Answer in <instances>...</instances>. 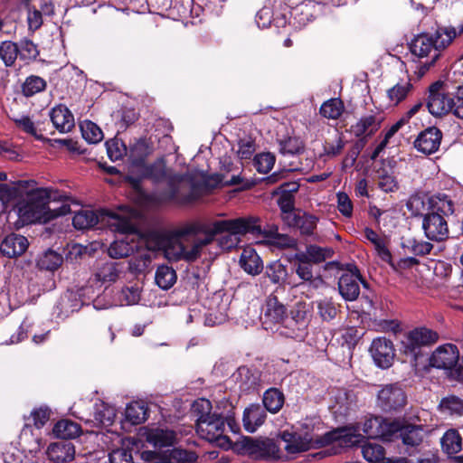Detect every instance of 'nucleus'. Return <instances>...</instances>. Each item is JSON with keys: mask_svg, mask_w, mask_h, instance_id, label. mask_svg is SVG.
Listing matches in <instances>:
<instances>
[{"mask_svg": "<svg viewBox=\"0 0 463 463\" xmlns=\"http://www.w3.org/2000/svg\"><path fill=\"white\" fill-rule=\"evenodd\" d=\"M223 232L227 234L218 240V244L222 250H230L238 246L241 236L261 232L260 219L248 216L190 222L171 230L152 232L148 243H153V249L161 250L170 262L193 263L201 258L203 248Z\"/></svg>", "mask_w": 463, "mask_h": 463, "instance_id": "1", "label": "nucleus"}, {"mask_svg": "<svg viewBox=\"0 0 463 463\" xmlns=\"http://www.w3.org/2000/svg\"><path fill=\"white\" fill-rule=\"evenodd\" d=\"M29 186L16 205V214L24 223H46L71 213L72 200L64 194L49 188Z\"/></svg>", "mask_w": 463, "mask_h": 463, "instance_id": "2", "label": "nucleus"}, {"mask_svg": "<svg viewBox=\"0 0 463 463\" xmlns=\"http://www.w3.org/2000/svg\"><path fill=\"white\" fill-rule=\"evenodd\" d=\"M146 145L144 142H137L130 148L133 165L142 169V177L152 179L154 182L167 181L171 187L170 198L179 200L181 203H189L194 200L192 194H184L183 190L190 184L186 175H172L165 166V161L159 159L150 165H143Z\"/></svg>", "mask_w": 463, "mask_h": 463, "instance_id": "3", "label": "nucleus"}, {"mask_svg": "<svg viewBox=\"0 0 463 463\" xmlns=\"http://www.w3.org/2000/svg\"><path fill=\"white\" fill-rule=\"evenodd\" d=\"M321 429L318 420L307 419L297 430L301 436L311 438L312 449H319L330 444H335L340 448H349L360 443L363 439V436L359 433L361 430L359 425L337 428L325 434L319 433Z\"/></svg>", "mask_w": 463, "mask_h": 463, "instance_id": "4", "label": "nucleus"}, {"mask_svg": "<svg viewBox=\"0 0 463 463\" xmlns=\"http://www.w3.org/2000/svg\"><path fill=\"white\" fill-rule=\"evenodd\" d=\"M72 223L78 230H88L98 225L99 229L108 227L110 231L122 234H130L136 230L129 217L106 210H80L74 215Z\"/></svg>", "mask_w": 463, "mask_h": 463, "instance_id": "5", "label": "nucleus"}, {"mask_svg": "<svg viewBox=\"0 0 463 463\" xmlns=\"http://www.w3.org/2000/svg\"><path fill=\"white\" fill-rule=\"evenodd\" d=\"M442 84L436 82L430 88L427 107L430 114L440 117L452 112L463 119V82L457 88L456 94L450 96L441 90Z\"/></svg>", "mask_w": 463, "mask_h": 463, "instance_id": "6", "label": "nucleus"}, {"mask_svg": "<svg viewBox=\"0 0 463 463\" xmlns=\"http://www.w3.org/2000/svg\"><path fill=\"white\" fill-rule=\"evenodd\" d=\"M225 422L226 420L222 415L213 412V414L206 416V418L196 420V433L200 438L211 443H215L220 448L228 449L231 448L232 442L230 439L224 435ZM227 424L230 426L231 430L235 432L231 419H227Z\"/></svg>", "mask_w": 463, "mask_h": 463, "instance_id": "7", "label": "nucleus"}, {"mask_svg": "<svg viewBox=\"0 0 463 463\" xmlns=\"http://www.w3.org/2000/svg\"><path fill=\"white\" fill-rule=\"evenodd\" d=\"M400 427L399 420H391L380 416H370L363 423L364 433L371 439H391Z\"/></svg>", "mask_w": 463, "mask_h": 463, "instance_id": "8", "label": "nucleus"}, {"mask_svg": "<svg viewBox=\"0 0 463 463\" xmlns=\"http://www.w3.org/2000/svg\"><path fill=\"white\" fill-rule=\"evenodd\" d=\"M410 49L415 56L428 59V61L420 66V75H423L439 57V52L433 37L426 33L416 36L412 40Z\"/></svg>", "mask_w": 463, "mask_h": 463, "instance_id": "9", "label": "nucleus"}, {"mask_svg": "<svg viewBox=\"0 0 463 463\" xmlns=\"http://www.w3.org/2000/svg\"><path fill=\"white\" fill-rule=\"evenodd\" d=\"M439 340L437 332L426 327H419L410 331L402 341L403 351L411 354L416 360L422 346L432 345Z\"/></svg>", "mask_w": 463, "mask_h": 463, "instance_id": "10", "label": "nucleus"}, {"mask_svg": "<svg viewBox=\"0 0 463 463\" xmlns=\"http://www.w3.org/2000/svg\"><path fill=\"white\" fill-rule=\"evenodd\" d=\"M376 403L384 411H398L406 404V395L397 383L386 384L379 390Z\"/></svg>", "mask_w": 463, "mask_h": 463, "instance_id": "11", "label": "nucleus"}, {"mask_svg": "<svg viewBox=\"0 0 463 463\" xmlns=\"http://www.w3.org/2000/svg\"><path fill=\"white\" fill-rule=\"evenodd\" d=\"M33 184V180H20L14 183L0 184V202L4 209L12 208L16 213V205L26 194V190Z\"/></svg>", "mask_w": 463, "mask_h": 463, "instance_id": "12", "label": "nucleus"}, {"mask_svg": "<svg viewBox=\"0 0 463 463\" xmlns=\"http://www.w3.org/2000/svg\"><path fill=\"white\" fill-rule=\"evenodd\" d=\"M288 317L287 307L277 296L270 294L262 307V325L266 329H271L273 326L281 324Z\"/></svg>", "mask_w": 463, "mask_h": 463, "instance_id": "13", "label": "nucleus"}, {"mask_svg": "<svg viewBox=\"0 0 463 463\" xmlns=\"http://www.w3.org/2000/svg\"><path fill=\"white\" fill-rule=\"evenodd\" d=\"M243 448L249 455L255 458H279L280 457L279 446L269 439H245Z\"/></svg>", "mask_w": 463, "mask_h": 463, "instance_id": "14", "label": "nucleus"}, {"mask_svg": "<svg viewBox=\"0 0 463 463\" xmlns=\"http://www.w3.org/2000/svg\"><path fill=\"white\" fill-rule=\"evenodd\" d=\"M370 353L375 364L383 369L392 366L395 357L392 342L385 337L373 339L370 346Z\"/></svg>", "mask_w": 463, "mask_h": 463, "instance_id": "15", "label": "nucleus"}, {"mask_svg": "<svg viewBox=\"0 0 463 463\" xmlns=\"http://www.w3.org/2000/svg\"><path fill=\"white\" fill-rule=\"evenodd\" d=\"M360 282L366 288L367 283L363 280L356 267L344 273L338 281V289L341 296L346 301L355 300L360 294Z\"/></svg>", "mask_w": 463, "mask_h": 463, "instance_id": "16", "label": "nucleus"}, {"mask_svg": "<svg viewBox=\"0 0 463 463\" xmlns=\"http://www.w3.org/2000/svg\"><path fill=\"white\" fill-rule=\"evenodd\" d=\"M459 352L452 344H445L435 349L430 358V364L433 367L444 370L454 368L458 362Z\"/></svg>", "mask_w": 463, "mask_h": 463, "instance_id": "17", "label": "nucleus"}, {"mask_svg": "<svg viewBox=\"0 0 463 463\" xmlns=\"http://www.w3.org/2000/svg\"><path fill=\"white\" fill-rule=\"evenodd\" d=\"M426 237L434 241H443L449 237L447 221L441 214L426 213L422 220Z\"/></svg>", "mask_w": 463, "mask_h": 463, "instance_id": "18", "label": "nucleus"}, {"mask_svg": "<svg viewBox=\"0 0 463 463\" xmlns=\"http://www.w3.org/2000/svg\"><path fill=\"white\" fill-rule=\"evenodd\" d=\"M281 440L285 443L284 449L289 455H295L307 451L312 449L311 438L301 436L298 430H284L279 434Z\"/></svg>", "mask_w": 463, "mask_h": 463, "instance_id": "19", "label": "nucleus"}, {"mask_svg": "<svg viewBox=\"0 0 463 463\" xmlns=\"http://www.w3.org/2000/svg\"><path fill=\"white\" fill-rule=\"evenodd\" d=\"M442 134L437 128H429L420 132L414 142V146L426 155L435 153L440 145Z\"/></svg>", "mask_w": 463, "mask_h": 463, "instance_id": "20", "label": "nucleus"}, {"mask_svg": "<svg viewBox=\"0 0 463 463\" xmlns=\"http://www.w3.org/2000/svg\"><path fill=\"white\" fill-rule=\"evenodd\" d=\"M29 246L28 240L16 233L7 235L0 245V250L3 255L8 258H15L25 252Z\"/></svg>", "mask_w": 463, "mask_h": 463, "instance_id": "21", "label": "nucleus"}, {"mask_svg": "<svg viewBox=\"0 0 463 463\" xmlns=\"http://www.w3.org/2000/svg\"><path fill=\"white\" fill-rule=\"evenodd\" d=\"M48 458L56 463L71 461L74 458L75 449L71 442L61 440L52 443L46 451Z\"/></svg>", "mask_w": 463, "mask_h": 463, "instance_id": "22", "label": "nucleus"}, {"mask_svg": "<svg viewBox=\"0 0 463 463\" xmlns=\"http://www.w3.org/2000/svg\"><path fill=\"white\" fill-rule=\"evenodd\" d=\"M50 117L54 128L61 133L70 132L75 125L73 115L61 104L51 110Z\"/></svg>", "mask_w": 463, "mask_h": 463, "instance_id": "23", "label": "nucleus"}, {"mask_svg": "<svg viewBox=\"0 0 463 463\" xmlns=\"http://www.w3.org/2000/svg\"><path fill=\"white\" fill-rule=\"evenodd\" d=\"M362 455L368 462L378 463H407L404 458H384V449L374 442H367L362 446Z\"/></svg>", "mask_w": 463, "mask_h": 463, "instance_id": "24", "label": "nucleus"}, {"mask_svg": "<svg viewBox=\"0 0 463 463\" xmlns=\"http://www.w3.org/2000/svg\"><path fill=\"white\" fill-rule=\"evenodd\" d=\"M266 411L260 404H251L243 412V426L248 432H254L266 420Z\"/></svg>", "mask_w": 463, "mask_h": 463, "instance_id": "25", "label": "nucleus"}, {"mask_svg": "<svg viewBox=\"0 0 463 463\" xmlns=\"http://www.w3.org/2000/svg\"><path fill=\"white\" fill-rule=\"evenodd\" d=\"M240 265L245 272L250 275L260 274L263 269L262 260L252 248L243 250L240 258Z\"/></svg>", "mask_w": 463, "mask_h": 463, "instance_id": "26", "label": "nucleus"}, {"mask_svg": "<svg viewBox=\"0 0 463 463\" xmlns=\"http://www.w3.org/2000/svg\"><path fill=\"white\" fill-rule=\"evenodd\" d=\"M146 440L156 448L170 447L176 443L177 435L170 430L154 429L147 432Z\"/></svg>", "mask_w": 463, "mask_h": 463, "instance_id": "27", "label": "nucleus"}, {"mask_svg": "<svg viewBox=\"0 0 463 463\" xmlns=\"http://www.w3.org/2000/svg\"><path fill=\"white\" fill-rule=\"evenodd\" d=\"M454 213V203L443 194L430 196V213L441 214L444 218Z\"/></svg>", "mask_w": 463, "mask_h": 463, "instance_id": "28", "label": "nucleus"}, {"mask_svg": "<svg viewBox=\"0 0 463 463\" xmlns=\"http://www.w3.org/2000/svg\"><path fill=\"white\" fill-rule=\"evenodd\" d=\"M265 276L276 285H291L288 281V269L287 266L282 264L279 260H274L269 263L265 268Z\"/></svg>", "mask_w": 463, "mask_h": 463, "instance_id": "29", "label": "nucleus"}, {"mask_svg": "<svg viewBox=\"0 0 463 463\" xmlns=\"http://www.w3.org/2000/svg\"><path fill=\"white\" fill-rule=\"evenodd\" d=\"M152 263V257L147 250L139 252L137 255L132 257L128 261V270L132 274L145 275L150 271Z\"/></svg>", "mask_w": 463, "mask_h": 463, "instance_id": "30", "label": "nucleus"}, {"mask_svg": "<svg viewBox=\"0 0 463 463\" xmlns=\"http://www.w3.org/2000/svg\"><path fill=\"white\" fill-rule=\"evenodd\" d=\"M399 433L402 442L410 446H417L422 440V428L420 426L407 424L400 421V427L396 434Z\"/></svg>", "mask_w": 463, "mask_h": 463, "instance_id": "31", "label": "nucleus"}, {"mask_svg": "<svg viewBox=\"0 0 463 463\" xmlns=\"http://www.w3.org/2000/svg\"><path fill=\"white\" fill-rule=\"evenodd\" d=\"M381 120L374 115L364 116L356 124L352 126V131L355 137L372 135L380 128Z\"/></svg>", "mask_w": 463, "mask_h": 463, "instance_id": "32", "label": "nucleus"}, {"mask_svg": "<svg viewBox=\"0 0 463 463\" xmlns=\"http://www.w3.org/2000/svg\"><path fill=\"white\" fill-rule=\"evenodd\" d=\"M121 274L119 265L115 262H107L101 265L96 271L95 277L102 284H111L118 280Z\"/></svg>", "mask_w": 463, "mask_h": 463, "instance_id": "33", "label": "nucleus"}, {"mask_svg": "<svg viewBox=\"0 0 463 463\" xmlns=\"http://www.w3.org/2000/svg\"><path fill=\"white\" fill-rule=\"evenodd\" d=\"M62 261L63 258L60 253L49 249L38 256L36 264L41 269L52 271L57 269L62 264Z\"/></svg>", "mask_w": 463, "mask_h": 463, "instance_id": "34", "label": "nucleus"}, {"mask_svg": "<svg viewBox=\"0 0 463 463\" xmlns=\"http://www.w3.org/2000/svg\"><path fill=\"white\" fill-rule=\"evenodd\" d=\"M406 207L408 211L414 216H425L430 213V197L415 194L407 201Z\"/></svg>", "mask_w": 463, "mask_h": 463, "instance_id": "35", "label": "nucleus"}, {"mask_svg": "<svg viewBox=\"0 0 463 463\" xmlns=\"http://www.w3.org/2000/svg\"><path fill=\"white\" fill-rule=\"evenodd\" d=\"M284 401V394L277 388H270L263 394L264 407L271 413L278 412L282 408Z\"/></svg>", "mask_w": 463, "mask_h": 463, "instance_id": "36", "label": "nucleus"}, {"mask_svg": "<svg viewBox=\"0 0 463 463\" xmlns=\"http://www.w3.org/2000/svg\"><path fill=\"white\" fill-rule=\"evenodd\" d=\"M80 431V426L68 420H61L53 427L54 435L61 439H74L79 436Z\"/></svg>", "mask_w": 463, "mask_h": 463, "instance_id": "37", "label": "nucleus"}, {"mask_svg": "<svg viewBox=\"0 0 463 463\" xmlns=\"http://www.w3.org/2000/svg\"><path fill=\"white\" fill-rule=\"evenodd\" d=\"M116 417V410L114 407L99 402L95 404L94 419L100 425L108 427L112 425Z\"/></svg>", "mask_w": 463, "mask_h": 463, "instance_id": "38", "label": "nucleus"}, {"mask_svg": "<svg viewBox=\"0 0 463 463\" xmlns=\"http://www.w3.org/2000/svg\"><path fill=\"white\" fill-rule=\"evenodd\" d=\"M457 36L458 32L455 27H439L432 37L440 53L441 51L451 44Z\"/></svg>", "mask_w": 463, "mask_h": 463, "instance_id": "39", "label": "nucleus"}, {"mask_svg": "<svg viewBox=\"0 0 463 463\" xmlns=\"http://www.w3.org/2000/svg\"><path fill=\"white\" fill-rule=\"evenodd\" d=\"M125 417L126 420L129 421L131 424H140L146 419V408L142 402H130L126 407Z\"/></svg>", "mask_w": 463, "mask_h": 463, "instance_id": "40", "label": "nucleus"}, {"mask_svg": "<svg viewBox=\"0 0 463 463\" xmlns=\"http://www.w3.org/2000/svg\"><path fill=\"white\" fill-rule=\"evenodd\" d=\"M82 137L90 144H97L103 139L100 128L90 120H84L80 124Z\"/></svg>", "mask_w": 463, "mask_h": 463, "instance_id": "41", "label": "nucleus"}, {"mask_svg": "<svg viewBox=\"0 0 463 463\" xmlns=\"http://www.w3.org/2000/svg\"><path fill=\"white\" fill-rule=\"evenodd\" d=\"M156 283L163 289L170 288L176 280V273L167 265L159 266L156 271Z\"/></svg>", "mask_w": 463, "mask_h": 463, "instance_id": "42", "label": "nucleus"}, {"mask_svg": "<svg viewBox=\"0 0 463 463\" xmlns=\"http://www.w3.org/2000/svg\"><path fill=\"white\" fill-rule=\"evenodd\" d=\"M441 445L449 455L456 454L461 450V437L457 430H449L443 435Z\"/></svg>", "mask_w": 463, "mask_h": 463, "instance_id": "43", "label": "nucleus"}, {"mask_svg": "<svg viewBox=\"0 0 463 463\" xmlns=\"http://www.w3.org/2000/svg\"><path fill=\"white\" fill-rule=\"evenodd\" d=\"M412 89L411 80H402L388 90L387 95L391 102L394 105L402 101Z\"/></svg>", "mask_w": 463, "mask_h": 463, "instance_id": "44", "label": "nucleus"}, {"mask_svg": "<svg viewBox=\"0 0 463 463\" xmlns=\"http://www.w3.org/2000/svg\"><path fill=\"white\" fill-rule=\"evenodd\" d=\"M439 408L444 414L461 416L463 414V400L450 395L441 400Z\"/></svg>", "mask_w": 463, "mask_h": 463, "instance_id": "45", "label": "nucleus"}, {"mask_svg": "<svg viewBox=\"0 0 463 463\" xmlns=\"http://www.w3.org/2000/svg\"><path fill=\"white\" fill-rule=\"evenodd\" d=\"M134 245L128 238L113 241L108 249V253L112 259H122L128 257L134 252Z\"/></svg>", "mask_w": 463, "mask_h": 463, "instance_id": "46", "label": "nucleus"}, {"mask_svg": "<svg viewBox=\"0 0 463 463\" xmlns=\"http://www.w3.org/2000/svg\"><path fill=\"white\" fill-rule=\"evenodd\" d=\"M344 103L340 99H330L320 108V114L328 119H337L344 111Z\"/></svg>", "mask_w": 463, "mask_h": 463, "instance_id": "47", "label": "nucleus"}, {"mask_svg": "<svg viewBox=\"0 0 463 463\" xmlns=\"http://www.w3.org/2000/svg\"><path fill=\"white\" fill-rule=\"evenodd\" d=\"M304 150L303 141L297 137H288L279 141V152L284 156L298 155Z\"/></svg>", "mask_w": 463, "mask_h": 463, "instance_id": "48", "label": "nucleus"}, {"mask_svg": "<svg viewBox=\"0 0 463 463\" xmlns=\"http://www.w3.org/2000/svg\"><path fill=\"white\" fill-rule=\"evenodd\" d=\"M19 54L18 45L11 41H5L0 44V58L5 65H14Z\"/></svg>", "mask_w": 463, "mask_h": 463, "instance_id": "49", "label": "nucleus"}, {"mask_svg": "<svg viewBox=\"0 0 463 463\" xmlns=\"http://www.w3.org/2000/svg\"><path fill=\"white\" fill-rule=\"evenodd\" d=\"M307 253L310 262L320 263L331 259L334 255V250L330 247H319L311 244L307 247Z\"/></svg>", "mask_w": 463, "mask_h": 463, "instance_id": "50", "label": "nucleus"}, {"mask_svg": "<svg viewBox=\"0 0 463 463\" xmlns=\"http://www.w3.org/2000/svg\"><path fill=\"white\" fill-rule=\"evenodd\" d=\"M46 88V81L39 76H29L23 84V93L26 97L33 96Z\"/></svg>", "mask_w": 463, "mask_h": 463, "instance_id": "51", "label": "nucleus"}, {"mask_svg": "<svg viewBox=\"0 0 463 463\" xmlns=\"http://www.w3.org/2000/svg\"><path fill=\"white\" fill-rule=\"evenodd\" d=\"M295 271L303 283L308 282L317 288L323 282L321 278L314 277L312 267L308 263H298L296 265Z\"/></svg>", "mask_w": 463, "mask_h": 463, "instance_id": "52", "label": "nucleus"}, {"mask_svg": "<svg viewBox=\"0 0 463 463\" xmlns=\"http://www.w3.org/2000/svg\"><path fill=\"white\" fill-rule=\"evenodd\" d=\"M318 218L315 215L308 213H302L298 221L297 228L299 229L300 233L306 236L314 235V231L317 228Z\"/></svg>", "mask_w": 463, "mask_h": 463, "instance_id": "53", "label": "nucleus"}, {"mask_svg": "<svg viewBox=\"0 0 463 463\" xmlns=\"http://www.w3.org/2000/svg\"><path fill=\"white\" fill-rule=\"evenodd\" d=\"M108 156L111 161H118L127 154L126 146L118 139H110L106 142Z\"/></svg>", "mask_w": 463, "mask_h": 463, "instance_id": "54", "label": "nucleus"}, {"mask_svg": "<svg viewBox=\"0 0 463 463\" xmlns=\"http://www.w3.org/2000/svg\"><path fill=\"white\" fill-rule=\"evenodd\" d=\"M317 307L320 317L325 321H330L336 316V307L330 298H326L317 301Z\"/></svg>", "mask_w": 463, "mask_h": 463, "instance_id": "55", "label": "nucleus"}, {"mask_svg": "<svg viewBox=\"0 0 463 463\" xmlns=\"http://www.w3.org/2000/svg\"><path fill=\"white\" fill-rule=\"evenodd\" d=\"M274 164L275 156L270 153H262L254 156V165L259 173H268Z\"/></svg>", "mask_w": 463, "mask_h": 463, "instance_id": "56", "label": "nucleus"}, {"mask_svg": "<svg viewBox=\"0 0 463 463\" xmlns=\"http://www.w3.org/2000/svg\"><path fill=\"white\" fill-rule=\"evenodd\" d=\"M27 23L29 30L33 32L38 30L43 23L42 12L30 4L27 5Z\"/></svg>", "mask_w": 463, "mask_h": 463, "instance_id": "57", "label": "nucleus"}, {"mask_svg": "<svg viewBox=\"0 0 463 463\" xmlns=\"http://www.w3.org/2000/svg\"><path fill=\"white\" fill-rule=\"evenodd\" d=\"M18 48L20 58L23 60L35 59L39 54L37 46L28 39L22 40Z\"/></svg>", "mask_w": 463, "mask_h": 463, "instance_id": "58", "label": "nucleus"}, {"mask_svg": "<svg viewBox=\"0 0 463 463\" xmlns=\"http://www.w3.org/2000/svg\"><path fill=\"white\" fill-rule=\"evenodd\" d=\"M14 122L18 128H20L23 131L26 132L33 136L37 140H43V136L38 133L34 123L32 119L27 116H23L19 118H15Z\"/></svg>", "mask_w": 463, "mask_h": 463, "instance_id": "59", "label": "nucleus"}, {"mask_svg": "<svg viewBox=\"0 0 463 463\" xmlns=\"http://www.w3.org/2000/svg\"><path fill=\"white\" fill-rule=\"evenodd\" d=\"M404 247L420 256L429 254L433 248L431 243L417 240H408Z\"/></svg>", "mask_w": 463, "mask_h": 463, "instance_id": "60", "label": "nucleus"}, {"mask_svg": "<svg viewBox=\"0 0 463 463\" xmlns=\"http://www.w3.org/2000/svg\"><path fill=\"white\" fill-rule=\"evenodd\" d=\"M192 409L193 412L197 417L196 420L206 418V416L213 414V412H212V403L206 399L196 400L193 403Z\"/></svg>", "mask_w": 463, "mask_h": 463, "instance_id": "61", "label": "nucleus"}, {"mask_svg": "<svg viewBox=\"0 0 463 463\" xmlns=\"http://www.w3.org/2000/svg\"><path fill=\"white\" fill-rule=\"evenodd\" d=\"M170 456L175 463H195L197 460V456L194 452L181 449H174L170 452Z\"/></svg>", "mask_w": 463, "mask_h": 463, "instance_id": "62", "label": "nucleus"}, {"mask_svg": "<svg viewBox=\"0 0 463 463\" xmlns=\"http://www.w3.org/2000/svg\"><path fill=\"white\" fill-rule=\"evenodd\" d=\"M109 459V463H133L131 451L124 448L112 450Z\"/></svg>", "mask_w": 463, "mask_h": 463, "instance_id": "63", "label": "nucleus"}, {"mask_svg": "<svg viewBox=\"0 0 463 463\" xmlns=\"http://www.w3.org/2000/svg\"><path fill=\"white\" fill-rule=\"evenodd\" d=\"M33 423L37 429L42 428L50 419L51 410L48 407H40L31 413Z\"/></svg>", "mask_w": 463, "mask_h": 463, "instance_id": "64", "label": "nucleus"}]
</instances>
